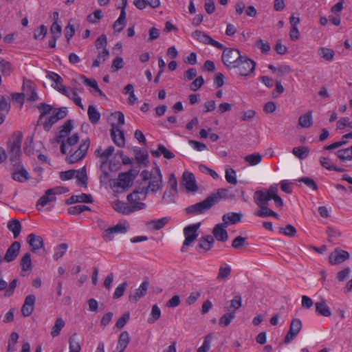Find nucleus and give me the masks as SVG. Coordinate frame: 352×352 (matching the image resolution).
<instances>
[{"mask_svg": "<svg viewBox=\"0 0 352 352\" xmlns=\"http://www.w3.org/2000/svg\"><path fill=\"white\" fill-rule=\"evenodd\" d=\"M78 141V135L74 133L62 142L60 146L61 153L67 155V161L70 164L75 163L84 158L89 147V140L86 139L80 143L76 150H74V147Z\"/></svg>", "mask_w": 352, "mask_h": 352, "instance_id": "nucleus-1", "label": "nucleus"}, {"mask_svg": "<svg viewBox=\"0 0 352 352\" xmlns=\"http://www.w3.org/2000/svg\"><path fill=\"white\" fill-rule=\"evenodd\" d=\"M38 109L40 111L39 122L45 131H49L54 123L67 114L65 108L56 109L44 103L38 105Z\"/></svg>", "mask_w": 352, "mask_h": 352, "instance_id": "nucleus-2", "label": "nucleus"}, {"mask_svg": "<svg viewBox=\"0 0 352 352\" xmlns=\"http://www.w3.org/2000/svg\"><path fill=\"white\" fill-rule=\"evenodd\" d=\"M142 179L147 182V186L144 190L153 194L160 192L163 188L162 175L160 167L155 165L152 170H144L141 172Z\"/></svg>", "mask_w": 352, "mask_h": 352, "instance_id": "nucleus-3", "label": "nucleus"}, {"mask_svg": "<svg viewBox=\"0 0 352 352\" xmlns=\"http://www.w3.org/2000/svg\"><path fill=\"white\" fill-rule=\"evenodd\" d=\"M46 78L51 80V86L61 94L67 96L72 100L80 109H84V105L82 103L81 98L78 95L76 89L67 88L63 84V78L58 74L54 72H48Z\"/></svg>", "mask_w": 352, "mask_h": 352, "instance_id": "nucleus-4", "label": "nucleus"}, {"mask_svg": "<svg viewBox=\"0 0 352 352\" xmlns=\"http://www.w3.org/2000/svg\"><path fill=\"white\" fill-rule=\"evenodd\" d=\"M278 185L272 184L269 188L258 190L254 195V201L258 206L267 205L268 201L274 200L277 208L281 209L283 206V200L278 196Z\"/></svg>", "mask_w": 352, "mask_h": 352, "instance_id": "nucleus-5", "label": "nucleus"}, {"mask_svg": "<svg viewBox=\"0 0 352 352\" xmlns=\"http://www.w3.org/2000/svg\"><path fill=\"white\" fill-rule=\"evenodd\" d=\"M67 192V190L60 186H56L47 190L44 195L40 197L36 203V208L39 211L45 208H51L56 201V195Z\"/></svg>", "mask_w": 352, "mask_h": 352, "instance_id": "nucleus-6", "label": "nucleus"}, {"mask_svg": "<svg viewBox=\"0 0 352 352\" xmlns=\"http://www.w3.org/2000/svg\"><path fill=\"white\" fill-rule=\"evenodd\" d=\"M134 178L135 176L131 172L121 173L117 179L112 180L111 188L116 192H123L131 186Z\"/></svg>", "mask_w": 352, "mask_h": 352, "instance_id": "nucleus-7", "label": "nucleus"}, {"mask_svg": "<svg viewBox=\"0 0 352 352\" xmlns=\"http://www.w3.org/2000/svg\"><path fill=\"white\" fill-rule=\"evenodd\" d=\"M113 152L114 148L113 146H109L104 151H102L101 148L100 147L96 151V155L102 160L101 169L104 172V175L100 177V181L102 183L107 182V179L108 177V174L106 172V169L109 168L110 170H115L118 168L115 164H109L107 162L109 157L112 155Z\"/></svg>", "mask_w": 352, "mask_h": 352, "instance_id": "nucleus-8", "label": "nucleus"}, {"mask_svg": "<svg viewBox=\"0 0 352 352\" xmlns=\"http://www.w3.org/2000/svg\"><path fill=\"white\" fill-rule=\"evenodd\" d=\"M107 39L104 34L100 36L95 43L97 49V57L93 61L92 67H98L102 63L104 62L109 56V51L107 48Z\"/></svg>", "mask_w": 352, "mask_h": 352, "instance_id": "nucleus-9", "label": "nucleus"}, {"mask_svg": "<svg viewBox=\"0 0 352 352\" xmlns=\"http://www.w3.org/2000/svg\"><path fill=\"white\" fill-rule=\"evenodd\" d=\"M241 58V55L238 50L226 49L222 54V60L228 68L236 67L237 63Z\"/></svg>", "mask_w": 352, "mask_h": 352, "instance_id": "nucleus-10", "label": "nucleus"}, {"mask_svg": "<svg viewBox=\"0 0 352 352\" xmlns=\"http://www.w3.org/2000/svg\"><path fill=\"white\" fill-rule=\"evenodd\" d=\"M112 207L115 210L119 212L128 214L133 212L144 209L146 208V204H139L138 205L133 206V208H131L129 203L127 204L124 201L116 199L112 202Z\"/></svg>", "mask_w": 352, "mask_h": 352, "instance_id": "nucleus-11", "label": "nucleus"}, {"mask_svg": "<svg viewBox=\"0 0 352 352\" xmlns=\"http://www.w3.org/2000/svg\"><path fill=\"white\" fill-rule=\"evenodd\" d=\"M256 67V63L254 60L248 58V57H243L237 63L236 67L238 74L241 76H248L252 73Z\"/></svg>", "mask_w": 352, "mask_h": 352, "instance_id": "nucleus-12", "label": "nucleus"}, {"mask_svg": "<svg viewBox=\"0 0 352 352\" xmlns=\"http://www.w3.org/2000/svg\"><path fill=\"white\" fill-rule=\"evenodd\" d=\"M218 201V197L216 196H211L208 197L204 201L192 205L187 208L188 212L191 213H202L205 210L211 208L214 204Z\"/></svg>", "mask_w": 352, "mask_h": 352, "instance_id": "nucleus-13", "label": "nucleus"}, {"mask_svg": "<svg viewBox=\"0 0 352 352\" xmlns=\"http://www.w3.org/2000/svg\"><path fill=\"white\" fill-rule=\"evenodd\" d=\"M302 327L301 320L298 318H294L291 321L289 331L284 338L283 342L288 344L293 341L301 331Z\"/></svg>", "mask_w": 352, "mask_h": 352, "instance_id": "nucleus-14", "label": "nucleus"}, {"mask_svg": "<svg viewBox=\"0 0 352 352\" xmlns=\"http://www.w3.org/2000/svg\"><path fill=\"white\" fill-rule=\"evenodd\" d=\"M200 226V223H195L189 225L184 228V235L185 236V239L183 243L182 250H184L186 247L189 246L192 241H194L198 236V229Z\"/></svg>", "mask_w": 352, "mask_h": 352, "instance_id": "nucleus-15", "label": "nucleus"}, {"mask_svg": "<svg viewBox=\"0 0 352 352\" xmlns=\"http://www.w3.org/2000/svg\"><path fill=\"white\" fill-rule=\"evenodd\" d=\"M129 229V224L126 222L119 223L103 232V237L107 241H111L115 234H124Z\"/></svg>", "mask_w": 352, "mask_h": 352, "instance_id": "nucleus-16", "label": "nucleus"}, {"mask_svg": "<svg viewBox=\"0 0 352 352\" xmlns=\"http://www.w3.org/2000/svg\"><path fill=\"white\" fill-rule=\"evenodd\" d=\"M148 287V282L147 280H144L141 283L140 286L135 289L134 291L131 292L129 295V300L130 302L135 303L140 298L145 296L147 292Z\"/></svg>", "mask_w": 352, "mask_h": 352, "instance_id": "nucleus-17", "label": "nucleus"}, {"mask_svg": "<svg viewBox=\"0 0 352 352\" xmlns=\"http://www.w3.org/2000/svg\"><path fill=\"white\" fill-rule=\"evenodd\" d=\"M80 79L82 82L89 88V90L91 94L95 96H102L104 97V94L102 91L99 88L98 82L96 80L92 78H88L85 76H81Z\"/></svg>", "mask_w": 352, "mask_h": 352, "instance_id": "nucleus-18", "label": "nucleus"}, {"mask_svg": "<svg viewBox=\"0 0 352 352\" xmlns=\"http://www.w3.org/2000/svg\"><path fill=\"white\" fill-rule=\"evenodd\" d=\"M349 258V253L345 250L336 249L329 254V260L332 265H338Z\"/></svg>", "mask_w": 352, "mask_h": 352, "instance_id": "nucleus-19", "label": "nucleus"}, {"mask_svg": "<svg viewBox=\"0 0 352 352\" xmlns=\"http://www.w3.org/2000/svg\"><path fill=\"white\" fill-rule=\"evenodd\" d=\"M146 196L147 191L144 190V189L135 190L128 195V202L129 203L131 208H133V206L135 205H138L139 204H144L143 201L146 199Z\"/></svg>", "mask_w": 352, "mask_h": 352, "instance_id": "nucleus-20", "label": "nucleus"}, {"mask_svg": "<svg viewBox=\"0 0 352 352\" xmlns=\"http://www.w3.org/2000/svg\"><path fill=\"white\" fill-rule=\"evenodd\" d=\"M182 185L186 190L189 192H195L197 190L196 181L192 173L190 172H184L182 176Z\"/></svg>", "mask_w": 352, "mask_h": 352, "instance_id": "nucleus-21", "label": "nucleus"}, {"mask_svg": "<svg viewBox=\"0 0 352 352\" xmlns=\"http://www.w3.org/2000/svg\"><path fill=\"white\" fill-rule=\"evenodd\" d=\"M36 302V297L33 294H30L26 296L24 303L21 308V313L23 316H30L34 309V305Z\"/></svg>", "mask_w": 352, "mask_h": 352, "instance_id": "nucleus-22", "label": "nucleus"}, {"mask_svg": "<svg viewBox=\"0 0 352 352\" xmlns=\"http://www.w3.org/2000/svg\"><path fill=\"white\" fill-rule=\"evenodd\" d=\"M27 241L33 252L38 253L40 250L43 249V241L39 236L30 234L28 236Z\"/></svg>", "mask_w": 352, "mask_h": 352, "instance_id": "nucleus-23", "label": "nucleus"}, {"mask_svg": "<svg viewBox=\"0 0 352 352\" xmlns=\"http://www.w3.org/2000/svg\"><path fill=\"white\" fill-rule=\"evenodd\" d=\"M22 135L21 133L14 135L9 142L10 153L13 157H17L21 153Z\"/></svg>", "mask_w": 352, "mask_h": 352, "instance_id": "nucleus-24", "label": "nucleus"}, {"mask_svg": "<svg viewBox=\"0 0 352 352\" xmlns=\"http://www.w3.org/2000/svg\"><path fill=\"white\" fill-rule=\"evenodd\" d=\"M216 240L219 241H226L228 239V234L226 229L225 223H219L214 226L212 231Z\"/></svg>", "mask_w": 352, "mask_h": 352, "instance_id": "nucleus-25", "label": "nucleus"}, {"mask_svg": "<svg viewBox=\"0 0 352 352\" xmlns=\"http://www.w3.org/2000/svg\"><path fill=\"white\" fill-rule=\"evenodd\" d=\"M111 135L114 143L118 146H123L125 144V139L123 131L113 124V128L111 130Z\"/></svg>", "mask_w": 352, "mask_h": 352, "instance_id": "nucleus-26", "label": "nucleus"}, {"mask_svg": "<svg viewBox=\"0 0 352 352\" xmlns=\"http://www.w3.org/2000/svg\"><path fill=\"white\" fill-rule=\"evenodd\" d=\"M20 243L17 241L14 242L6 251L4 256V260L6 262H11L14 261L16 258L20 251Z\"/></svg>", "mask_w": 352, "mask_h": 352, "instance_id": "nucleus-27", "label": "nucleus"}, {"mask_svg": "<svg viewBox=\"0 0 352 352\" xmlns=\"http://www.w3.org/2000/svg\"><path fill=\"white\" fill-rule=\"evenodd\" d=\"M130 341L129 334L127 331H123L120 333L117 346L113 352H124Z\"/></svg>", "mask_w": 352, "mask_h": 352, "instance_id": "nucleus-28", "label": "nucleus"}, {"mask_svg": "<svg viewBox=\"0 0 352 352\" xmlns=\"http://www.w3.org/2000/svg\"><path fill=\"white\" fill-rule=\"evenodd\" d=\"M318 56L324 60L332 62L335 58V51L329 47H320L318 50Z\"/></svg>", "mask_w": 352, "mask_h": 352, "instance_id": "nucleus-29", "label": "nucleus"}, {"mask_svg": "<svg viewBox=\"0 0 352 352\" xmlns=\"http://www.w3.org/2000/svg\"><path fill=\"white\" fill-rule=\"evenodd\" d=\"M93 199L91 195L80 193L72 195L67 201V204H72L76 203H92Z\"/></svg>", "mask_w": 352, "mask_h": 352, "instance_id": "nucleus-30", "label": "nucleus"}, {"mask_svg": "<svg viewBox=\"0 0 352 352\" xmlns=\"http://www.w3.org/2000/svg\"><path fill=\"white\" fill-rule=\"evenodd\" d=\"M336 155L342 162H352V145L347 148L338 149Z\"/></svg>", "mask_w": 352, "mask_h": 352, "instance_id": "nucleus-31", "label": "nucleus"}, {"mask_svg": "<svg viewBox=\"0 0 352 352\" xmlns=\"http://www.w3.org/2000/svg\"><path fill=\"white\" fill-rule=\"evenodd\" d=\"M315 307L316 312L318 315H321L324 317H329L331 315V309L328 306L326 300L322 299L320 301L316 302Z\"/></svg>", "mask_w": 352, "mask_h": 352, "instance_id": "nucleus-32", "label": "nucleus"}, {"mask_svg": "<svg viewBox=\"0 0 352 352\" xmlns=\"http://www.w3.org/2000/svg\"><path fill=\"white\" fill-rule=\"evenodd\" d=\"M23 91L25 92L28 100L31 101L38 100V96L30 81H25L23 82Z\"/></svg>", "mask_w": 352, "mask_h": 352, "instance_id": "nucleus-33", "label": "nucleus"}, {"mask_svg": "<svg viewBox=\"0 0 352 352\" xmlns=\"http://www.w3.org/2000/svg\"><path fill=\"white\" fill-rule=\"evenodd\" d=\"M29 173L23 167H17L12 173V178L19 182L23 183L29 179Z\"/></svg>", "mask_w": 352, "mask_h": 352, "instance_id": "nucleus-34", "label": "nucleus"}, {"mask_svg": "<svg viewBox=\"0 0 352 352\" xmlns=\"http://www.w3.org/2000/svg\"><path fill=\"white\" fill-rule=\"evenodd\" d=\"M314 123L312 111H309L299 117L298 124L302 128H310Z\"/></svg>", "mask_w": 352, "mask_h": 352, "instance_id": "nucleus-35", "label": "nucleus"}, {"mask_svg": "<svg viewBox=\"0 0 352 352\" xmlns=\"http://www.w3.org/2000/svg\"><path fill=\"white\" fill-rule=\"evenodd\" d=\"M170 221V217H164L153 219L148 223V226L154 230H158L164 228Z\"/></svg>", "mask_w": 352, "mask_h": 352, "instance_id": "nucleus-36", "label": "nucleus"}, {"mask_svg": "<svg viewBox=\"0 0 352 352\" xmlns=\"http://www.w3.org/2000/svg\"><path fill=\"white\" fill-rule=\"evenodd\" d=\"M263 159V156L258 153H253L244 157V161L248 166H254L259 164Z\"/></svg>", "mask_w": 352, "mask_h": 352, "instance_id": "nucleus-37", "label": "nucleus"}, {"mask_svg": "<svg viewBox=\"0 0 352 352\" xmlns=\"http://www.w3.org/2000/svg\"><path fill=\"white\" fill-rule=\"evenodd\" d=\"M74 177L76 178V182L79 186L87 187V176L85 167H82L78 170H76V175Z\"/></svg>", "mask_w": 352, "mask_h": 352, "instance_id": "nucleus-38", "label": "nucleus"}, {"mask_svg": "<svg viewBox=\"0 0 352 352\" xmlns=\"http://www.w3.org/2000/svg\"><path fill=\"white\" fill-rule=\"evenodd\" d=\"M65 326V320L62 318H57L55 320L54 324L52 326L51 329V336L53 338L57 337L60 333V331H62Z\"/></svg>", "mask_w": 352, "mask_h": 352, "instance_id": "nucleus-39", "label": "nucleus"}, {"mask_svg": "<svg viewBox=\"0 0 352 352\" xmlns=\"http://www.w3.org/2000/svg\"><path fill=\"white\" fill-rule=\"evenodd\" d=\"M320 163L322 167L329 170H335L337 172H342L343 170L342 168L338 167L329 157H320Z\"/></svg>", "mask_w": 352, "mask_h": 352, "instance_id": "nucleus-40", "label": "nucleus"}, {"mask_svg": "<svg viewBox=\"0 0 352 352\" xmlns=\"http://www.w3.org/2000/svg\"><path fill=\"white\" fill-rule=\"evenodd\" d=\"M109 120L110 122H111L112 127L113 124H115V126L119 128L124 124V114L120 111H116L111 113Z\"/></svg>", "mask_w": 352, "mask_h": 352, "instance_id": "nucleus-41", "label": "nucleus"}, {"mask_svg": "<svg viewBox=\"0 0 352 352\" xmlns=\"http://www.w3.org/2000/svg\"><path fill=\"white\" fill-rule=\"evenodd\" d=\"M151 153L154 157H159L162 155L166 159H171L174 157V154L163 145H159L157 149L153 150Z\"/></svg>", "mask_w": 352, "mask_h": 352, "instance_id": "nucleus-42", "label": "nucleus"}, {"mask_svg": "<svg viewBox=\"0 0 352 352\" xmlns=\"http://www.w3.org/2000/svg\"><path fill=\"white\" fill-rule=\"evenodd\" d=\"M214 242V237L212 236L208 235L200 239L199 246L205 251H208L212 248Z\"/></svg>", "mask_w": 352, "mask_h": 352, "instance_id": "nucleus-43", "label": "nucleus"}, {"mask_svg": "<svg viewBox=\"0 0 352 352\" xmlns=\"http://www.w3.org/2000/svg\"><path fill=\"white\" fill-rule=\"evenodd\" d=\"M161 315L162 311L160 308L157 305H154L151 307V310L147 319V322L149 324H153L160 318Z\"/></svg>", "mask_w": 352, "mask_h": 352, "instance_id": "nucleus-44", "label": "nucleus"}, {"mask_svg": "<svg viewBox=\"0 0 352 352\" xmlns=\"http://www.w3.org/2000/svg\"><path fill=\"white\" fill-rule=\"evenodd\" d=\"M309 148L305 146L294 147L292 150L293 154L300 160L307 158L309 155Z\"/></svg>", "mask_w": 352, "mask_h": 352, "instance_id": "nucleus-45", "label": "nucleus"}, {"mask_svg": "<svg viewBox=\"0 0 352 352\" xmlns=\"http://www.w3.org/2000/svg\"><path fill=\"white\" fill-rule=\"evenodd\" d=\"M241 214L230 212L223 216V221L225 224L236 223L241 221Z\"/></svg>", "mask_w": 352, "mask_h": 352, "instance_id": "nucleus-46", "label": "nucleus"}, {"mask_svg": "<svg viewBox=\"0 0 352 352\" xmlns=\"http://www.w3.org/2000/svg\"><path fill=\"white\" fill-rule=\"evenodd\" d=\"M81 346L78 340L77 335H72L69 340V352H80Z\"/></svg>", "mask_w": 352, "mask_h": 352, "instance_id": "nucleus-47", "label": "nucleus"}, {"mask_svg": "<svg viewBox=\"0 0 352 352\" xmlns=\"http://www.w3.org/2000/svg\"><path fill=\"white\" fill-rule=\"evenodd\" d=\"M231 273V266L228 264L221 265L219 268L217 279L219 281L226 280Z\"/></svg>", "mask_w": 352, "mask_h": 352, "instance_id": "nucleus-48", "label": "nucleus"}, {"mask_svg": "<svg viewBox=\"0 0 352 352\" xmlns=\"http://www.w3.org/2000/svg\"><path fill=\"white\" fill-rule=\"evenodd\" d=\"M8 228L13 233L14 237L16 238L20 234L21 226L19 221L11 220L8 223Z\"/></svg>", "mask_w": 352, "mask_h": 352, "instance_id": "nucleus-49", "label": "nucleus"}, {"mask_svg": "<svg viewBox=\"0 0 352 352\" xmlns=\"http://www.w3.org/2000/svg\"><path fill=\"white\" fill-rule=\"evenodd\" d=\"M126 24V12H121L120 16L115 21L113 28L117 32H120L123 30Z\"/></svg>", "mask_w": 352, "mask_h": 352, "instance_id": "nucleus-50", "label": "nucleus"}, {"mask_svg": "<svg viewBox=\"0 0 352 352\" xmlns=\"http://www.w3.org/2000/svg\"><path fill=\"white\" fill-rule=\"evenodd\" d=\"M235 318V313L228 312L223 315L219 319V325L221 327L228 326Z\"/></svg>", "mask_w": 352, "mask_h": 352, "instance_id": "nucleus-51", "label": "nucleus"}, {"mask_svg": "<svg viewBox=\"0 0 352 352\" xmlns=\"http://www.w3.org/2000/svg\"><path fill=\"white\" fill-rule=\"evenodd\" d=\"M225 177L226 181L231 184H237V177L236 171L232 168H226Z\"/></svg>", "mask_w": 352, "mask_h": 352, "instance_id": "nucleus-52", "label": "nucleus"}, {"mask_svg": "<svg viewBox=\"0 0 352 352\" xmlns=\"http://www.w3.org/2000/svg\"><path fill=\"white\" fill-rule=\"evenodd\" d=\"M212 335L209 334L204 338L202 344L197 349V352H208L210 349Z\"/></svg>", "mask_w": 352, "mask_h": 352, "instance_id": "nucleus-53", "label": "nucleus"}, {"mask_svg": "<svg viewBox=\"0 0 352 352\" xmlns=\"http://www.w3.org/2000/svg\"><path fill=\"white\" fill-rule=\"evenodd\" d=\"M21 267L22 271H30L32 269V260L29 253H26L21 258Z\"/></svg>", "mask_w": 352, "mask_h": 352, "instance_id": "nucleus-54", "label": "nucleus"}, {"mask_svg": "<svg viewBox=\"0 0 352 352\" xmlns=\"http://www.w3.org/2000/svg\"><path fill=\"white\" fill-rule=\"evenodd\" d=\"M102 16V12L100 10H97L87 16V21L90 23L96 24L100 21Z\"/></svg>", "mask_w": 352, "mask_h": 352, "instance_id": "nucleus-55", "label": "nucleus"}, {"mask_svg": "<svg viewBox=\"0 0 352 352\" xmlns=\"http://www.w3.org/2000/svg\"><path fill=\"white\" fill-rule=\"evenodd\" d=\"M87 113L89 119L92 123H97L99 121L100 118V114L94 107L89 106L88 108Z\"/></svg>", "mask_w": 352, "mask_h": 352, "instance_id": "nucleus-56", "label": "nucleus"}, {"mask_svg": "<svg viewBox=\"0 0 352 352\" xmlns=\"http://www.w3.org/2000/svg\"><path fill=\"white\" fill-rule=\"evenodd\" d=\"M19 334L16 332H12L8 340V351L10 352H13L16 351V344L18 342Z\"/></svg>", "mask_w": 352, "mask_h": 352, "instance_id": "nucleus-57", "label": "nucleus"}, {"mask_svg": "<svg viewBox=\"0 0 352 352\" xmlns=\"http://www.w3.org/2000/svg\"><path fill=\"white\" fill-rule=\"evenodd\" d=\"M191 36L197 41L205 44H207L210 37V36L199 30L192 32Z\"/></svg>", "mask_w": 352, "mask_h": 352, "instance_id": "nucleus-58", "label": "nucleus"}, {"mask_svg": "<svg viewBox=\"0 0 352 352\" xmlns=\"http://www.w3.org/2000/svg\"><path fill=\"white\" fill-rule=\"evenodd\" d=\"M348 138H352V132L344 135L342 137V140L341 141L336 142L333 144L326 146L325 149L333 150V149L338 148L340 146H342L343 144H346V141L345 140L348 139Z\"/></svg>", "mask_w": 352, "mask_h": 352, "instance_id": "nucleus-59", "label": "nucleus"}, {"mask_svg": "<svg viewBox=\"0 0 352 352\" xmlns=\"http://www.w3.org/2000/svg\"><path fill=\"white\" fill-rule=\"evenodd\" d=\"M73 21V19L69 20L67 25L65 27L64 30L65 36L67 42H69V41L75 34V27L74 25L72 23Z\"/></svg>", "mask_w": 352, "mask_h": 352, "instance_id": "nucleus-60", "label": "nucleus"}, {"mask_svg": "<svg viewBox=\"0 0 352 352\" xmlns=\"http://www.w3.org/2000/svg\"><path fill=\"white\" fill-rule=\"evenodd\" d=\"M73 129V124L71 120L67 121L61 127L59 132V138L66 137Z\"/></svg>", "mask_w": 352, "mask_h": 352, "instance_id": "nucleus-61", "label": "nucleus"}, {"mask_svg": "<svg viewBox=\"0 0 352 352\" xmlns=\"http://www.w3.org/2000/svg\"><path fill=\"white\" fill-rule=\"evenodd\" d=\"M124 66V59L120 56L116 57L111 63V70L113 72H116L118 70L122 69Z\"/></svg>", "mask_w": 352, "mask_h": 352, "instance_id": "nucleus-62", "label": "nucleus"}, {"mask_svg": "<svg viewBox=\"0 0 352 352\" xmlns=\"http://www.w3.org/2000/svg\"><path fill=\"white\" fill-rule=\"evenodd\" d=\"M255 46L258 48L263 54L268 53L271 49L269 43L263 39L257 40L255 43Z\"/></svg>", "mask_w": 352, "mask_h": 352, "instance_id": "nucleus-63", "label": "nucleus"}, {"mask_svg": "<svg viewBox=\"0 0 352 352\" xmlns=\"http://www.w3.org/2000/svg\"><path fill=\"white\" fill-rule=\"evenodd\" d=\"M47 32V28L45 25H42L34 32V38L36 40H43Z\"/></svg>", "mask_w": 352, "mask_h": 352, "instance_id": "nucleus-64", "label": "nucleus"}]
</instances>
